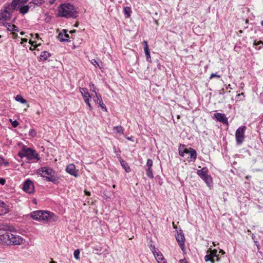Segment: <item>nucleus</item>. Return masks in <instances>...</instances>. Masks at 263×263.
<instances>
[{"label": "nucleus", "mask_w": 263, "mask_h": 263, "mask_svg": "<svg viewBox=\"0 0 263 263\" xmlns=\"http://www.w3.org/2000/svg\"><path fill=\"white\" fill-rule=\"evenodd\" d=\"M227 89H229H229H232V88L231 87V85H230V84H229V85L227 86Z\"/></svg>", "instance_id": "obj_50"}, {"label": "nucleus", "mask_w": 263, "mask_h": 263, "mask_svg": "<svg viewBox=\"0 0 263 263\" xmlns=\"http://www.w3.org/2000/svg\"><path fill=\"white\" fill-rule=\"evenodd\" d=\"M102 247L101 246H96L93 248V253L100 255L102 253Z\"/></svg>", "instance_id": "obj_23"}, {"label": "nucleus", "mask_w": 263, "mask_h": 263, "mask_svg": "<svg viewBox=\"0 0 263 263\" xmlns=\"http://www.w3.org/2000/svg\"><path fill=\"white\" fill-rule=\"evenodd\" d=\"M217 261L216 260V258H215V261Z\"/></svg>", "instance_id": "obj_62"}, {"label": "nucleus", "mask_w": 263, "mask_h": 263, "mask_svg": "<svg viewBox=\"0 0 263 263\" xmlns=\"http://www.w3.org/2000/svg\"><path fill=\"white\" fill-rule=\"evenodd\" d=\"M213 77H216V78H220V76L219 75V74H217V73H212L210 76V79H212Z\"/></svg>", "instance_id": "obj_36"}, {"label": "nucleus", "mask_w": 263, "mask_h": 263, "mask_svg": "<svg viewBox=\"0 0 263 263\" xmlns=\"http://www.w3.org/2000/svg\"><path fill=\"white\" fill-rule=\"evenodd\" d=\"M74 26H75V27H78V24H77V23H76V24L74 25Z\"/></svg>", "instance_id": "obj_56"}, {"label": "nucleus", "mask_w": 263, "mask_h": 263, "mask_svg": "<svg viewBox=\"0 0 263 263\" xmlns=\"http://www.w3.org/2000/svg\"><path fill=\"white\" fill-rule=\"evenodd\" d=\"M120 162L121 165L124 168V169L125 170L126 172L129 173L130 172L131 169H130V167L129 166L128 163L125 161H124L122 159H120Z\"/></svg>", "instance_id": "obj_20"}, {"label": "nucleus", "mask_w": 263, "mask_h": 263, "mask_svg": "<svg viewBox=\"0 0 263 263\" xmlns=\"http://www.w3.org/2000/svg\"><path fill=\"white\" fill-rule=\"evenodd\" d=\"M176 239L178 242L179 245L180 246L181 250L183 251L184 249V236L183 234L181 232L180 233H178L176 235Z\"/></svg>", "instance_id": "obj_12"}, {"label": "nucleus", "mask_w": 263, "mask_h": 263, "mask_svg": "<svg viewBox=\"0 0 263 263\" xmlns=\"http://www.w3.org/2000/svg\"><path fill=\"white\" fill-rule=\"evenodd\" d=\"M15 100L16 101L20 102L22 104H26L27 103V100L25 99L21 95H17L15 97Z\"/></svg>", "instance_id": "obj_22"}, {"label": "nucleus", "mask_w": 263, "mask_h": 263, "mask_svg": "<svg viewBox=\"0 0 263 263\" xmlns=\"http://www.w3.org/2000/svg\"><path fill=\"white\" fill-rule=\"evenodd\" d=\"M214 118L217 121L220 122L224 124L228 125V120L226 116L224 114L221 113H215L214 114Z\"/></svg>", "instance_id": "obj_10"}, {"label": "nucleus", "mask_w": 263, "mask_h": 263, "mask_svg": "<svg viewBox=\"0 0 263 263\" xmlns=\"http://www.w3.org/2000/svg\"><path fill=\"white\" fill-rule=\"evenodd\" d=\"M58 16H67L68 15H74L76 12L74 7L69 4L65 3L60 5L59 7Z\"/></svg>", "instance_id": "obj_5"}, {"label": "nucleus", "mask_w": 263, "mask_h": 263, "mask_svg": "<svg viewBox=\"0 0 263 263\" xmlns=\"http://www.w3.org/2000/svg\"><path fill=\"white\" fill-rule=\"evenodd\" d=\"M180 263H189L185 259H180L179 260Z\"/></svg>", "instance_id": "obj_42"}, {"label": "nucleus", "mask_w": 263, "mask_h": 263, "mask_svg": "<svg viewBox=\"0 0 263 263\" xmlns=\"http://www.w3.org/2000/svg\"><path fill=\"white\" fill-rule=\"evenodd\" d=\"M28 0H13L11 4L5 7L4 10L0 13V16H9L10 15H16L15 13L19 11L20 13L24 15L26 13L29 9L33 6V5H37L36 1H32L27 5H24Z\"/></svg>", "instance_id": "obj_1"}, {"label": "nucleus", "mask_w": 263, "mask_h": 263, "mask_svg": "<svg viewBox=\"0 0 263 263\" xmlns=\"http://www.w3.org/2000/svg\"><path fill=\"white\" fill-rule=\"evenodd\" d=\"M204 260H205V261H211L212 262V263H214L215 262V259L214 258H212L211 256L210 255V254L206 255L205 256Z\"/></svg>", "instance_id": "obj_31"}, {"label": "nucleus", "mask_w": 263, "mask_h": 263, "mask_svg": "<svg viewBox=\"0 0 263 263\" xmlns=\"http://www.w3.org/2000/svg\"><path fill=\"white\" fill-rule=\"evenodd\" d=\"M98 105L103 110H104L105 111H107V108H106L105 105L104 104L102 99H100Z\"/></svg>", "instance_id": "obj_30"}, {"label": "nucleus", "mask_w": 263, "mask_h": 263, "mask_svg": "<svg viewBox=\"0 0 263 263\" xmlns=\"http://www.w3.org/2000/svg\"><path fill=\"white\" fill-rule=\"evenodd\" d=\"M219 253H221L222 254H224L225 253L224 251L222 250H220L219 251Z\"/></svg>", "instance_id": "obj_48"}, {"label": "nucleus", "mask_w": 263, "mask_h": 263, "mask_svg": "<svg viewBox=\"0 0 263 263\" xmlns=\"http://www.w3.org/2000/svg\"><path fill=\"white\" fill-rule=\"evenodd\" d=\"M12 31H16V32H18L19 30H18V28L17 27H16L14 25H13V26H12Z\"/></svg>", "instance_id": "obj_38"}, {"label": "nucleus", "mask_w": 263, "mask_h": 263, "mask_svg": "<svg viewBox=\"0 0 263 263\" xmlns=\"http://www.w3.org/2000/svg\"><path fill=\"white\" fill-rule=\"evenodd\" d=\"M22 42H27V39H25V38L22 39Z\"/></svg>", "instance_id": "obj_47"}, {"label": "nucleus", "mask_w": 263, "mask_h": 263, "mask_svg": "<svg viewBox=\"0 0 263 263\" xmlns=\"http://www.w3.org/2000/svg\"><path fill=\"white\" fill-rule=\"evenodd\" d=\"M81 93L83 97V99L91 98L89 93L88 92L86 88H82L80 89Z\"/></svg>", "instance_id": "obj_21"}, {"label": "nucleus", "mask_w": 263, "mask_h": 263, "mask_svg": "<svg viewBox=\"0 0 263 263\" xmlns=\"http://www.w3.org/2000/svg\"><path fill=\"white\" fill-rule=\"evenodd\" d=\"M31 217L35 220L48 221L50 222L56 221L58 218L52 212L47 211H35L31 213Z\"/></svg>", "instance_id": "obj_4"}, {"label": "nucleus", "mask_w": 263, "mask_h": 263, "mask_svg": "<svg viewBox=\"0 0 263 263\" xmlns=\"http://www.w3.org/2000/svg\"><path fill=\"white\" fill-rule=\"evenodd\" d=\"M208 169L206 167H203L201 170H199L197 172V175L202 179L208 175Z\"/></svg>", "instance_id": "obj_18"}, {"label": "nucleus", "mask_w": 263, "mask_h": 263, "mask_svg": "<svg viewBox=\"0 0 263 263\" xmlns=\"http://www.w3.org/2000/svg\"><path fill=\"white\" fill-rule=\"evenodd\" d=\"M115 186H116L115 185H113V187L114 188H115Z\"/></svg>", "instance_id": "obj_61"}, {"label": "nucleus", "mask_w": 263, "mask_h": 263, "mask_svg": "<svg viewBox=\"0 0 263 263\" xmlns=\"http://www.w3.org/2000/svg\"><path fill=\"white\" fill-rule=\"evenodd\" d=\"M24 33H24V32H21V35H24Z\"/></svg>", "instance_id": "obj_55"}, {"label": "nucleus", "mask_w": 263, "mask_h": 263, "mask_svg": "<svg viewBox=\"0 0 263 263\" xmlns=\"http://www.w3.org/2000/svg\"><path fill=\"white\" fill-rule=\"evenodd\" d=\"M245 22H246V24H247L248 23V20L247 19H246L245 20Z\"/></svg>", "instance_id": "obj_54"}, {"label": "nucleus", "mask_w": 263, "mask_h": 263, "mask_svg": "<svg viewBox=\"0 0 263 263\" xmlns=\"http://www.w3.org/2000/svg\"><path fill=\"white\" fill-rule=\"evenodd\" d=\"M260 44H261L263 46V42L262 41H254L253 45L254 46H257V45H259Z\"/></svg>", "instance_id": "obj_35"}, {"label": "nucleus", "mask_w": 263, "mask_h": 263, "mask_svg": "<svg viewBox=\"0 0 263 263\" xmlns=\"http://www.w3.org/2000/svg\"><path fill=\"white\" fill-rule=\"evenodd\" d=\"M114 130L119 134H123L124 129L121 126H116L114 127Z\"/></svg>", "instance_id": "obj_25"}, {"label": "nucleus", "mask_w": 263, "mask_h": 263, "mask_svg": "<svg viewBox=\"0 0 263 263\" xmlns=\"http://www.w3.org/2000/svg\"><path fill=\"white\" fill-rule=\"evenodd\" d=\"M66 171L67 173L75 177H77L78 176V170H76V166L73 163L69 164L67 166Z\"/></svg>", "instance_id": "obj_11"}, {"label": "nucleus", "mask_w": 263, "mask_h": 263, "mask_svg": "<svg viewBox=\"0 0 263 263\" xmlns=\"http://www.w3.org/2000/svg\"><path fill=\"white\" fill-rule=\"evenodd\" d=\"M189 154L190 155V161L195 162L197 156V154L195 149L192 147L189 148Z\"/></svg>", "instance_id": "obj_16"}, {"label": "nucleus", "mask_w": 263, "mask_h": 263, "mask_svg": "<svg viewBox=\"0 0 263 263\" xmlns=\"http://www.w3.org/2000/svg\"><path fill=\"white\" fill-rule=\"evenodd\" d=\"M239 32L240 33H241L242 32V31L241 30H240L239 31Z\"/></svg>", "instance_id": "obj_57"}, {"label": "nucleus", "mask_w": 263, "mask_h": 263, "mask_svg": "<svg viewBox=\"0 0 263 263\" xmlns=\"http://www.w3.org/2000/svg\"><path fill=\"white\" fill-rule=\"evenodd\" d=\"M4 160V158L0 156V164L2 163V162Z\"/></svg>", "instance_id": "obj_45"}, {"label": "nucleus", "mask_w": 263, "mask_h": 263, "mask_svg": "<svg viewBox=\"0 0 263 263\" xmlns=\"http://www.w3.org/2000/svg\"><path fill=\"white\" fill-rule=\"evenodd\" d=\"M65 33H66V31L65 30H64ZM58 39L60 42H68V38H69V35L66 33H60L58 34Z\"/></svg>", "instance_id": "obj_17"}, {"label": "nucleus", "mask_w": 263, "mask_h": 263, "mask_svg": "<svg viewBox=\"0 0 263 263\" xmlns=\"http://www.w3.org/2000/svg\"><path fill=\"white\" fill-rule=\"evenodd\" d=\"M14 229L13 227L6 226L4 230L5 232L0 234V242L7 245H20L23 243L24 239L20 236L11 233Z\"/></svg>", "instance_id": "obj_2"}, {"label": "nucleus", "mask_w": 263, "mask_h": 263, "mask_svg": "<svg viewBox=\"0 0 263 263\" xmlns=\"http://www.w3.org/2000/svg\"><path fill=\"white\" fill-rule=\"evenodd\" d=\"M35 36L36 39L39 38V34L38 33L35 34Z\"/></svg>", "instance_id": "obj_49"}, {"label": "nucleus", "mask_w": 263, "mask_h": 263, "mask_svg": "<svg viewBox=\"0 0 263 263\" xmlns=\"http://www.w3.org/2000/svg\"><path fill=\"white\" fill-rule=\"evenodd\" d=\"M91 63L95 66V67H97V66H98L99 67V65L98 64V62L95 59H92L91 60Z\"/></svg>", "instance_id": "obj_37"}, {"label": "nucleus", "mask_w": 263, "mask_h": 263, "mask_svg": "<svg viewBox=\"0 0 263 263\" xmlns=\"http://www.w3.org/2000/svg\"><path fill=\"white\" fill-rule=\"evenodd\" d=\"M246 129L245 126L242 125L239 127L235 132V139L236 144L241 145L245 140V132Z\"/></svg>", "instance_id": "obj_7"}, {"label": "nucleus", "mask_w": 263, "mask_h": 263, "mask_svg": "<svg viewBox=\"0 0 263 263\" xmlns=\"http://www.w3.org/2000/svg\"><path fill=\"white\" fill-rule=\"evenodd\" d=\"M153 254L158 263H166L163 255L160 251H153Z\"/></svg>", "instance_id": "obj_15"}, {"label": "nucleus", "mask_w": 263, "mask_h": 263, "mask_svg": "<svg viewBox=\"0 0 263 263\" xmlns=\"http://www.w3.org/2000/svg\"><path fill=\"white\" fill-rule=\"evenodd\" d=\"M5 205V203L3 201L0 202V206L1 207H3L4 205Z\"/></svg>", "instance_id": "obj_44"}, {"label": "nucleus", "mask_w": 263, "mask_h": 263, "mask_svg": "<svg viewBox=\"0 0 263 263\" xmlns=\"http://www.w3.org/2000/svg\"><path fill=\"white\" fill-rule=\"evenodd\" d=\"M85 193L86 195L89 196L90 195V193L89 192H87L86 191H85Z\"/></svg>", "instance_id": "obj_46"}, {"label": "nucleus", "mask_w": 263, "mask_h": 263, "mask_svg": "<svg viewBox=\"0 0 263 263\" xmlns=\"http://www.w3.org/2000/svg\"><path fill=\"white\" fill-rule=\"evenodd\" d=\"M184 147V145H180L179 147V154L181 157H184L185 154V152H184V151L185 148Z\"/></svg>", "instance_id": "obj_26"}, {"label": "nucleus", "mask_w": 263, "mask_h": 263, "mask_svg": "<svg viewBox=\"0 0 263 263\" xmlns=\"http://www.w3.org/2000/svg\"><path fill=\"white\" fill-rule=\"evenodd\" d=\"M132 12V9L129 7H126L124 8V14L127 15V16H129L130 15Z\"/></svg>", "instance_id": "obj_28"}, {"label": "nucleus", "mask_w": 263, "mask_h": 263, "mask_svg": "<svg viewBox=\"0 0 263 263\" xmlns=\"http://www.w3.org/2000/svg\"><path fill=\"white\" fill-rule=\"evenodd\" d=\"M261 24L262 26H263V21H261Z\"/></svg>", "instance_id": "obj_58"}, {"label": "nucleus", "mask_w": 263, "mask_h": 263, "mask_svg": "<svg viewBox=\"0 0 263 263\" xmlns=\"http://www.w3.org/2000/svg\"><path fill=\"white\" fill-rule=\"evenodd\" d=\"M210 255L211 256L212 258L215 259V258H216V260L219 261V258L218 257V256L217 255V250H216L214 249L213 250H211L210 251Z\"/></svg>", "instance_id": "obj_24"}, {"label": "nucleus", "mask_w": 263, "mask_h": 263, "mask_svg": "<svg viewBox=\"0 0 263 263\" xmlns=\"http://www.w3.org/2000/svg\"><path fill=\"white\" fill-rule=\"evenodd\" d=\"M184 152H185V154H189L190 153V152H189V148H185V149H184Z\"/></svg>", "instance_id": "obj_43"}, {"label": "nucleus", "mask_w": 263, "mask_h": 263, "mask_svg": "<svg viewBox=\"0 0 263 263\" xmlns=\"http://www.w3.org/2000/svg\"><path fill=\"white\" fill-rule=\"evenodd\" d=\"M1 37H2V35H0V38H1Z\"/></svg>", "instance_id": "obj_63"}, {"label": "nucleus", "mask_w": 263, "mask_h": 263, "mask_svg": "<svg viewBox=\"0 0 263 263\" xmlns=\"http://www.w3.org/2000/svg\"><path fill=\"white\" fill-rule=\"evenodd\" d=\"M54 1H55V0H50V3L51 4H52V3L54 2Z\"/></svg>", "instance_id": "obj_52"}, {"label": "nucleus", "mask_w": 263, "mask_h": 263, "mask_svg": "<svg viewBox=\"0 0 263 263\" xmlns=\"http://www.w3.org/2000/svg\"><path fill=\"white\" fill-rule=\"evenodd\" d=\"M155 21L156 23L157 24H158L157 21Z\"/></svg>", "instance_id": "obj_60"}, {"label": "nucleus", "mask_w": 263, "mask_h": 263, "mask_svg": "<svg viewBox=\"0 0 263 263\" xmlns=\"http://www.w3.org/2000/svg\"><path fill=\"white\" fill-rule=\"evenodd\" d=\"M30 135H31L32 137H34L36 135V132H35V130H31L30 132Z\"/></svg>", "instance_id": "obj_40"}, {"label": "nucleus", "mask_w": 263, "mask_h": 263, "mask_svg": "<svg viewBox=\"0 0 263 263\" xmlns=\"http://www.w3.org/2000/svg\"><path fill=\"white\" fill-rule=\"evenodd\" d=\"M8 212H9V211H8V210H6V211L5 213H8Z\"/></svg>", "instance_id": "obj_59"}, {"label": "nucleus", "mask_w": 263, "mask_h": 263, "mask_svg": "<svg viewBox=\"0 0 263 263\" xmlns=\"http://www.w3.org/2000/svg\"><path fill=\"white\" fill-rule=\"evenodd\" d=\"M23 190L28 194H32L34 191V186L33 182L30 179L26 180L23 184Z\"/></svg>", "instance_id": "obj_8"}, {"label": "nucleus", "mask_w": 263, "mask_h": 263, "mask_svg": "<svg viewBox=\"0 0 263 263\" xmlns=\"http://www.w3.org/2000/svg\"><path fill=\"white\" fill-rule=\"evenodd\" d=\"M9 120L11 122V124L13 127H16L18 125V123L16 120L12 121L11 119H10Z\"/></svg>", "instance_id": "obj_34"}, {"label": "nucleus", "mask_w": 263, "mask_h": 263, "mask_svg": "<svg viewBox=\"0 0 263 263\" xmlns=\"http://www.w3.org/2000/svg\"><path fill=\"white\" fill-rule=\"evenodd\" d=\"M50 56H51L50 53L47 51L42 52L40 55L41 58H43L44 60H47V59Z\"/></svg>", "instance_id": "obj_27"}, {"label": "nucleus", "mask_w": 263, "mask_h": 263, "mask_svg": "<svg viewBox=\"0 0 263 263\" xmlns=\"http://www.w3.org/2000/svg\"><path fill=\"white\" fill-rule=\"evenodd\" d=\"M144 45V50L146 55V60L147 62L151 63L152 62L151 57L150 55L149 49L148 48V45L147 42L146 41H143Z\"/></svg>", "instance_id": "obj_13"}, {"label": "nucleus", "mask_w": 263, "mask_h": 263, "mask_svg": "<svg viewBox=\"0 0 263 263\" xmlns=\"http://www.w3.org/2000/svg\"><path fill=\"white\" fill-rule=\"evenodd\" d=\"M151 250L152 251V252H153V251H158V250H157L155 247L154 246H152L151 245Z\"/></svg>", "instance_id": "obj_41"}, {"label": "nucleus", "mask_w": 263, "mask_h": 263, "mask_svg": "<svg viewBox=\"0 0 263 263\" xmlns=\"http://www.w3.org/2000/svg\"><path fill=\"white\" fill-rule=\"evenodd\" d=\"M153 165V162L152 160H151V159H148L147 160V162L146 163L145 171L147 176L150 179H153L154 178V174L153 173V170L152 169Z\"/></svg>", "instance_id": "obj_9"}, {"label": "nucleus", "mask_w": 263, "mask_h": 263, "mask_svg": "<svg viewBox=\"0 0 263 263\" xmlns=\"http://www.w3.org/2000/svg\"><path fill=\"white\" fill-rule=\"evenodd\" d=\"M29 43L33 45L34 43H35V42H32L31 41H30Z\"/></svg>", "instance_id": "obj_51"}, {"label": "nucleus", "mask_w": 263, "mask_h": 263, "mask_svg": "<svg viewBox=\"0 0 263 263\" xmlns=\"http://www.w3.org/2000/svg\"><path fill=\"white\" fill-rule=\"evenodd\" d=\"M36 174L43 178H45L48 181L52 182L53 183H57L60 177L57 173L51 167L44 166L39 168Z\"/></svg>", "instance_id": "obj_3"}, {"label": "nucleus", "mask_w": 263, "mask_h": 263, "mask_svg": "<svg viewBox=\"0 0 263 263\" xmlns=\"http://www.w3.org/2000/svg\"><path fill=\"white\" fill-rule=\"evenodd\" d=\"M203 180L206 183L208 186H211L213 183V179L210 175H207L202 178Z\"/></svg>", "instance_id": "obj_19"}, {"label": "nucleus", "mask_w": 263, "mask_h": 263, "mask_svg": "<svg viewBox=\"0 0 263 263\" xmlns=\"http://www.w3.org/2000/svg\"><path fill=\"white\" fill-rule=\"evenodd\" d=\"M90 99H91V98H86V99H84V100L85 102L86 103V104L88 106V107L89 108V109L90 110H91L92 108L90 103Z\"/></svg>", "instance_id": "obj_33"}, {"label": "nucleus", "mask_w": 263, "mask_h": 263, "mask_svg": "<svg viewBox=\"0 0 263 263\" xmlns=\"http://www.w3.org/2000/svg\"><path fill=\"white\" fill-rule=\"evenodd\" d=\"M6 182V180L4 178H0V184L2 185H4Z\"/></svg>", "instance_id": "obj_39"}, {"label": "nucleus", "mask_w": 263, "mask_h": 263, "mask_svg": "<svg viewBox=\"0 0 263 263\" xmlns=\"http://www.w3.org/2000/svg\"><path fill=\"white\" fill-rule=\"evenodd\" d=\"M93 91H94L96 94L95 96L93 97V100L95 102L99 104L100 99H102L101 96L98 94L95 90H93Z\"/></svg>", "instance_id": "obj_29"}, {"label": "nucleus", "mask_w": 263, "mask_h": 263, "mask_svg": "<svg viewBox=\"0 0 263 263\" xmlns=\"http://www.w3.org/2000/svg\"><path fill=\"white\" fill-rule=\"evenodd\" d=\"M50 263H57L55 261L52 260Z\"/></svg>", "instance_id": "obj_53"}, {"label": "nucleus", "mask_w": 263, "mask_h": 263, "mask_svg": "<svg viewBox=\"0 0 263 263\" xmlns=\"http://www.w3.org/2000/svg\"><path fill=\"white\" fill-rule=\"evenodd\" d=\"M8 18L9 17H0V24L5 26L9 31H12V26H13V25H11L10 23H7L6 22Z\"/></svg>", "instance_id": "obj_14"}, {"label": "nucleus", "mask_w": 263, "mask_h": 263, "mask_svg": "<svg viewBox=\"0 0 263 263\" xmlns=\"http://www.w3.org/2000/svg\"><path fill=\"white\" fill-rule=\"evenodd\" d=\"M80 251L79 249H77L74 251L73 255H74V258L77 260L80 259Z\"/></svg>", "instance_id": "obj_32"}, {"label": "nucleus", "mask_w": 263, "mask_h": 263, "mask_svg": "<svg viewBox=\"0 0 263 263\" xmlns=\"http://www.w3.org/2000/svg\"><path fill=\"white\" fill-rule=\"evenodd\" d=\"M18 156L21 158L27 157L28 159H35L39 160V154L36 153L35 151L31 148H27L26 149H23L22 152H20L18 154Z\"/></svg>", "instance_id": "obj_6"}]
</instances>
